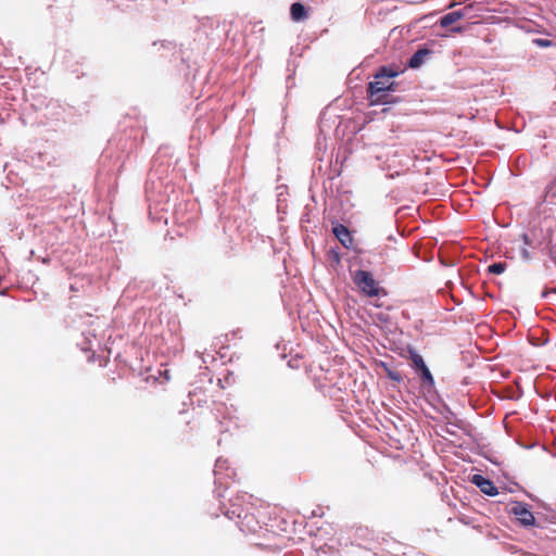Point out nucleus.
<instances>
[{
  "mask_svg": "<svg viewBox=\"0 0 556 556\" xmlns=\"http://www.w3.org/2000/svg\"><path fill=\"white\" fill-rule=\"evenodd\" d=\"M149 201V215L157 223L184 225L190 223L192 216H187L188 203L181 199V191L174 184L149 178L146 185Z\"/></svg>",
  "mask_w": 556,
  "mask_h": 556,
  "instance_id": "f257e3e1",
  "label": "nucleus"
},
{
  "mask_svg": "<svg viewBox=\"0 0 556 556\" xmlns=\"http://www.w3.org/2000/svg\"><path fill=\"white\" fill-rule=\"evenodd\" d=\"M399 75L396 68L392 66H381L375 75V79L368 83L367 93L371 99V104H387L392 101L389 99L388 91L395 90V83L390 81Z\"/></svg>",
  "mask_w": 556,
  "mask_h": 556,
  "instance_id": "f03ea898",
  "label": "nucleus"
},
{
  "mask_svg": "<svg viewBox=\"0 0 556 556\" xmlns=\"http://www.w3.org/2000/svg\"><path fill=\"white\" fill-rule=\"evenodd\" d=\"M353 281L356 287L367 296L379 298L387 295V291L378 285L372 274L367 270L357 269L353 275Z\"/></svg>",
  "mask_w": 556,
  "mask_h": 556,
  "instance_id": "7ed1b4c3",
  "label": "nucleus"
},
{
  "mask_svg": "<svg viewBox=\"0 0 556 556\" xmlns=\"http://www.w3.org/2000/svg\"><path fill=\"white\" fill-rule=\"evenodd\" d=\"M511 513L523 526H532L535 522V518L532 511H530L527 506L521 503H516L511 508Z\"/></svg>",
  "mask_w": 556,
  "mask_h": 556,
  "instance_id": "20e7f679",
  "label": "nucleus"
},
{
  "mask_svg": "<svg viewBox=\"0 0 556 556\" xmlns=\"http://www.w3.org/2000/svg\"><path fill=\"white\" fill-rule=\"evenodd\" d=\"M471 9H472V5L469 4V5L464 7L460 10L453 11V12H450V13L443 15L439 22L440 26L443 28L451 26L455 22L466 17L468 15V13L471 11Z\"/></svg>",
  "mask_w": 556,
  "mask_h": 556,
  "instance_id": "39448f33",
  "label": "nucleus"
},
{
  "mask_svg": "<svg viewBox=\"0 0 556 556\" xmlns=\"http://www.w3.org/2000/svg\"><path fill=\"white\" fill-rule=\"evenodd\" d=\"M433 54V51L427 47L419 48L408 60L410 68H419Z\"/></svg>",
  "mask_w": 556,
  "mask_h": 556,
  "instance_id": "423d86ee",
  "label": "nucleus"
},
{
  "mask_svg": "<svg viewBox=\"0 0 556 556\" xmlns=\"http://www.w3.org/2000/svg\"><path fill=\"white\" fill-rule=\"evenodd\" d=\"M332 232L344 248H352L354 240L348 227L342 224H337L333 226Z\"/></svg>",
  "mask_w": 556,
  "mask_h": 556,
  "instance_id": "0eeeda50",
  "label": "nucleus"
},
{
  "mask_svg": "<svg viewBox=\"0 0 556 556\" xmlns=\"http://www.w3.org/2000/svg\"><path fill=\"white\" fill-rule=\"evenodd\" d=\"M290 14L294 22H300L307 17V10L303 3L294 2L291 4Z\"/></svg>",
  "mask_w": 556,
  "mask_h": 556,
  "instance_id": "6e6552de",
  "label": "nucleus"
},
{
  "mask_svg": "<svg viewBox=\"0 0 556 556\" xmlns=\"http://www.w3.org/2000/svg\"><path fill=\"white\" fill-rule=\"evenodd\" d=\"M468 481L475 484L476 486H494V483L480 472L469 475Z\"/></svg>",
  "mask_w": 556,
  "mask_h": 556,
  "instance_id": "1a4fd4ad",
  "label": "nucleus"
},
{
  "mask_svg": "<svg viewBox=\"0 0 556 556\" xmlns=\"http://www.w3.org/2000/svg\"><path fill=\"white\" fill-rule=\"evenodd\" d=\"M409 359L412 361V365L416 371L427 367L422 356L413 349L409 350Z\"/></svg>",
  "mask_w": 556,
  "mask_h": 556,
  "instance_id": "9d476101",
  "label": "nucleus"
},
{
  "mask_svg": "<svg viewBox=\"0 0 556 556\" xmlns=\"http://www.w3.org/2000/svg\"><path fill=\"white\" fill-rule=\"evenodd\" d=\"M225 463L226 462H222L219 459L216 462L215 470H214L216 486H228V482L224 481L223 477H222V469H223Z\"/></svg>",
  "mask_w": 556,
  "mask_h": 556,
  "instance_id": "9b49d317",
  "label": "nucleus"
},
{
  "mask_svg": "<svg viewBox=\"0 0 556 556\" xmlns=\"http://www.w3.org/2000/svg\"><path fill=\"white\" fill-rule=\"evenodd\" d=\"M418 372L420 375V380L422 381V383L426 387H428V388H433L434 387V378H433V376L430 372L428 367L422 368Z\"/></svg>",
  "mask_w": 556,
  "mask_h": 556,
  "instance_id": "f8f14e48",
  "label": "nucleus"
},
{
  "mask_svg": "<svg viewBox=\"0 0 556 556\" xmlns=\"http://www.w3.org/2000/svg\"><path fill=\"white\" fill-rule=\"evenodd\" d=\"M506 267H507L506 263L497 262V263L491 264L488 267V271L493 275H501L505 271Z\"/></svg>",
  "mask_w": 556,
  "mask_h": 556,
  "instance_id": "ddd939ff",
  "label": "nucleus"
},
{
  "mask_svg": "<svg viewBox=\"0 0 556 556\" xmlns=\"http://www.w3.org/2000/svg\"><path fill=\"white\" fill-rule=\"evenodd\" d=\"M532 42L539 48H548L555 45L554 41L545 38H534Z\"/></svg>",
  "mask_w": 556,
  "mask_h": 556,
  "instance_id": "4468645a",
  "label": "nucleus"
},
{
  "mask_svg": "<svg viewBox=\"0 0 556 556\" xmlns=\"http://www.w3.org/2000/svg\"><path fill=\"white\" fill-rule=\"evenodd\" d=\"M388 377L391 380L396 381V382H401L402 381V375H401V372H399L396 370H388Z\"/></svg>",
  "mask_w": 556,
  "mask_h": 556,
  "instance_id": "2eb2a0df",
  "label": "nucleus"
},
{
  "mask_svg": "<svg viewBox=\"0 0 556 556\" xmlns=\"http://www.w3.org/2000/svg\"><path fill=\"white\" fill-rule=\"evenodd\" d=\"M556 188V177L553 179V181H551V184H548L546 186V194H553L555 195V193L553 192V189Z\"/></svg>",
  "mask_w": 556,
  "mask_h": 556,
  "instance_id": "dca6fc26",
  "label": "nucleus"
},
{
  "mask_svg": "<svg viewBox=\"0 0 556 556\" xmlns=\"http://www.w3.org/2000/svg\"><path fill=\"white\" fill-rule=\"evenodd\" d=\"M520 255H521V257L525 261H530L531 260V254H530L529 250L526 247L521 248Z\"/></svg>",
  "mask_w": 556,
  "mask_h": 556,
  "instance_id": "f3484780",
  "label": "nucleus"
},
{
  "mask_svg": "<svg viewBox=\"0 0 556 556\" xmlns=\"http://www.w3.org/2000/svg\"><path fill=\"white\" fill-rule=\"evenodd\" d=\"M488 496H496L498 494V489H480Z\"/></svg>",
  "mask_w": 556,
  "mask_h": 556,
  "instance_id": "a211bd4d",
  "label": "nucleus"
},
{
  "mask_svg": "<svg viewBox=\"0 0 556 556\" xmlns=\"http://www.w3.org/2000/svg\"><path fill=\"white\" fill-rule=\"evenodd\" d=\"M521 239H522L525 245L532 247V241L530 240V238H529V236L527 233H522L521 235Z\"/></svg>",
  "mask_w": 556,
  "mask_h": 556,
  "instance_id": "6ab92c4d",
  "label": "nucleus"
},
{
  "mask_svg": "<svg viewBox=\"0 0 556 556\" xmlns=\"http://www.w3.org/2000/svg\"><path fill=\"white\" fill-rule=\"evenodd\" d=\"M377 318L380 320V321H388L389 317L382 313L378 314L377 315Z\"/></svg>",
  "mask_w": 556,
  "mask_h": 556,
  "instance_id": "aec40b11",
  "label": "nucleus"
},
{
  "mask_svg": "<svg viewBox=\"0 0 556 556\" xmlns=\"http://www.w3.org/2000/svg\"><path fill=\"white\" fill-rule=\"evenodd\" d=\"M208 22H212V18H211V17H202V18L200 20V23H201V25H203V26H204L206 23H208Z\"/></svg>",
  "mask_w": 556,
  "mask_h": 556,
  "instance_id": "412c9836",
  "label": "nucleus"
},
{
  "mask_svg": "<svg viewBox=\"0 0 556 556\" xmlns=\"http://www.w3.org/2000/svg\"><path fill=\"white\" fill-rule=\"evenodd\" d=\"M403 1L406 2V3H416V2H418V0H403Z\"/></svg>",
  "mask_w": 556,
  "mask_h": 556,
  "instance_id": "4be33fe9",
  "label": "nucleus"
},
{
  "mask_svg": "<svg viewBox=\"0 0 556 556\" xmlns=\"http://www.w3.org/2000/svg\"><path fill=\"white\" fill-rule=\"evenodd\" d=\"M452 30L455 31V33H460L462 28L460 27H454Z\"/></svg>",
  "mask_w": 556,
  "mask_h": 556,
  "instance_id": "5701e85b",
  "label": "nucleus"
},
{
  "mask_svg": "<svg viewBox=\"0 0 556 556\" xmlns=\"http://www.w3.org/2000/svg\"><path fill=\"white\" fill-rule=\"evenodd\" d=\"M446 432L450 434H455L453 430L446 429Z\"/></svg>",
  "mask_w": 556,
  "mask_h": 556,
  "instance_id": "b1692460",
  "label": "nucleus"
},
{
  "mask_svg": "<svg viewBox=\"0 0 556 556\" xmlns=\"http://www.w3.org/2000/svg\"><path fill=\"white\" fill-rule=\"evenodd\" d=\"M455 5H456V3H455V2H453V3H451V4L448 5V8H453V7H455Z\"/></svg>",
  "mask_w": 556,
  "mask_h": 556,
  "instance_id": "393cba45",
  "label": "nucleus"
},
{
  "mask_svg": "<svg viewBox=\"0 0 556 556\" xmlns=\"http://www.w3.org/2000/svg\"><path fill=\"white\" fill-rule=\"evenodd\" d=\"M549 293H556V289H552L548 291Z\"/></svg>",
  "mask_w": 556,
  "mask_h": 556,
  "instance_id": "a878e982",
  "label": "nucleus"
}]
</instances>
